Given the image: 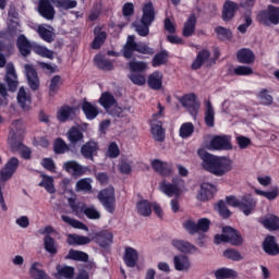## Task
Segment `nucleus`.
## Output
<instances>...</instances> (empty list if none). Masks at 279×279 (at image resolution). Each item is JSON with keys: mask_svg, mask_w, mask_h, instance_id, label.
<instances>
[{"mask_svg": "<svg viewBox=\"0 0 279 279\" xmlns=\"http://www.w3.org/2000/svg\"><path fill=\"white\" fill-rule=\"evenodd\" d=\"M202 168L216 178H223L232 170V161L228 157L213 155L204 149H198Z\"/></svg>", "mask_w": 279, "mask_h": 279, "instance_id": "nucleus-1", "label": "nucleus"}, {"mask_svg": "<svg viewBox=\"0 0 279 279\" xmlns=\"http://www.w3.org/2000/svg\"><path fill=\"white\" fill-rule=\"evenodd\" d=\"M156 21V11L154 10V3L147 2L143 7V14L140 20V23H134L135 32L138 36L145 38L149 36V27H151V23Z\"/></svg>", "mask_w": 279, "mask_h": 279, "instance_id": "nucleus-2", "label": "nucleus"}, {"mask_svg": "<svg viewBox=\"0 0 279 279\" xmlns=\"http://www.w3.org/2000/svg\"><path fill=\"white\" fill-rule=\"evenodd\" d=\"M158 112L153 114V120L150 121V132L154 141L157 143H162L165 141V129L162 128V121L158 120L159 117H165V107L162 104L157 105Z\"/></svg>", "mask_w": 279, "mask_h": 279, "instance_id": "nucleus-3", "label": "nucleus"}, {"mask_svg": "<svg viewBox=\"0 0 279 279\" xmlns=\"http://www.w3.org/2000/svg\"><path fill=\"white\" fill-rule=\"evenodd\" d=\"M257 21L260 25H265V27L279 25L278 7L269 4L266 10H263L257 14Z\"/></svg>", "mask_w": 279, "mask_h": 279, "instance_id": "nucleus-4", "label": "nucleus"}, {"mask_svg": "<svg viewBox=\"0 0 279 279\" xmlns=\"http://www.w3.org/2000/svg\"><path fill=\"white\" fill-rule=\"evenodd\" d=\"M97 197L105 210L110 215H114L117 210V197L114 196V192L110 189H104L98 193Z\"/></svg>", "mask_w": 279, "mask_h": 279, "instance_id": "nucleus-5", "label": "nucleus"}, {"mask_svg": "<svg viewBox=\"0 0 279 279\" xmlns=\"http://www.w3.org/2000/svg\"><path fill=\"white\" fill-rule=\"evenodd\" d=\"M180 101L183 108H186L191 117L196 119L197 114H199V108H202V104L197 99V95L195 93L185 94Z\"/></svg>", "mask_w": 279, "mask_h": 279, "instance_id": "nucleus-6", "label": "nucleus"}, {"mask_svg": "<svg viewBox=\"0 0 279 279\" xmlns=\"http://www.w3.org/2000/svg\"><path fill=\"white\" fill-rule=\"evenodd\" d=\"M20 165L21 162L19 161V158L11 157L0 171V184H4V182H9V180H12V177L19 170Z\"/></svg>", "mask_w": 279, "mask_h": 279, "instance_id": "nucleus-7", "label": "nucleus"}, {"mask_svg": "<svg viewBox=\"0 0 279 279\" xmlns=\"http://www.w3.org/2000/svg\"><path fill=\"white\" fill-rule=\"evenodd\" d=\"M209 149L214 151H230L232 142L228 135H215L209 142Z\"/></svg>", "mask_w": 279, "mask_h": 279, "instance_id": "nucleus-8", "label": "nucleus"}, {"mask_svg": "<svg viewBox=\"0 0 279 279\" xmlns=\"http://www.w3.org/2000/svg\"><path fill=\"white\" fill-rule=\"evenodd\" d=\"M63 171H66V173H73V175L77 178H82V175L90 173V168H88V166L80 165L76 160H69L63 163Z\"/></svg>", "mask_w": 279, "mask_h": 279, "instance_id": "nucleus-9", "label": "nucleus"}, {"mask_svg": "<svg viewBox=\"0 0 279 279\" xmlns=\"http://www.w3.org/2000/svg\"><path fill=\"white\" fill-rule=\"evenodd\" d=\"M258 204V201L252 196V194H245L242 196L240 201V206L238 207L245 217H250L256 210V206Z\"/></svg>", "mask_w": 279, "mask_h": 279, "instance_id": "nucleus-10", "label": "nucleus"}, {"mask_svg": "<svg viewBox=\"0 0 279 279\" xmlns=\"http://www.w3.org/2000/svg\"><path fill=\"white\" fill-rule=\"evenodd\" d=\"M77 108L74 106L63 105L57 111V120L59 123H66L73 121L76 117Z\"/></svg>", "mask_w": 279, "mask_h": 279, "instance_id": "nucleus-11", "label": "nucleus"}, {"mask_svg": "<svg viewBox=\"0 0 279 279\" xmlns=\"http://www.w3.org/2000/svg\"><path fill=\"white\" fill-rule=\"evenodd\" d=\"M150 165L154 172L159 173L162 178H169L173 173V167L167 161L154 159Z\"/></svg>", "mask_w": 279, "mask_h": 279, "instance_id": "nucleus-12", "label": "nucleus"}, {"mask_svg": "<svg viewBox=\"0 0 279 279\" xmlns=\"http://www.w3.org/2000/svg\"><path fill=\"white\" fill-rule=\"evenodd\" d=\"M223 234H227V242L234 247H239L243 245V235L239 232V230L232 227H223L222 228Z\"/></svg>", "mask_w": 279, "mask_h": 279, "instance_id": "nucleus-13", "label": "nucleus"}, {"mask_svg": "<svg viewBox=\"0 0 279 279\" xmlns=\"http://www.w3.org/2000/svg\"><path fill=\"white\" fill-rule=\"evenodd\" d=\"M38 12L43 19H46V21H53L56 17V9H53L51 0H39Z\"/></svg>", "mask_w": 279, "mask_h": 279, "instance_id": "nucleus-14", "label": "nucleus"}, {"mask_svg": "<svg viewBox=\"0 0 279 279\" xmlns=\"http://www.w3.org/2000/svg\"><path fill=\"white\" fill-rule=\"evenodd\" d=\"M99 151V144L95 141H88L81 147V154L85 160H92V162L95 161V156H97V153Z\"/></svg>", "mask_w": 279, "mask_h": 279, "instance_id": "nucleus-15", "label": "nucleus"}, {"mask_svg": "<svg viewBox=\"0 0 279 279\" xmlns=\"http://www.w3.org/2000/svg\"><path fill=\"white\" fill-rule=\"evenodd\" d=\"M262 248L268 256H278L279 245L276 241V236L267 235L262 243Z\"/></svg>", "mask_w": 279, "mask_h": 279, "instance_id": "nucleus-16", "label": "nucleus"}, {"mask_svg": "<svg viewBox=\"0 0 279 279\" xmlns=\"http://www.w3.org/2000/svg\"><path fill=\"white\" fill-rule=\"evenodd\" d=\"M257 222L260 223L269 232H276L279 229V218L274 214L257 218Z\"/></svg>", "mask_w": 279, "mask_h": 279, "instance_id": "nucleus-17", "label": "nucleus"}, {"mask_svg": "<svg viewBox=\"0 0 279 279\" xmlns=\"http://www.w3.org/2000/svg\"><path fill=\"white\" fill-rule=\"evenodd\" d=\"M16 47L23 58H27L32 53V50H34V45H32V41L24 34L17 36Z\"/></svg>", "mask_w": 279, "mask_h": 279, "instance_id": "nucleus-18", "label": "nucleus"}, {"mask_svg": "<svg viewBox=\"0 0 279 279\" xmlns=\"http://www.w3.org/2000/svg\"><path fill=\"white\" fill-rule=\"evenodd\" d=\"M197 27V15L195 13H191L186 21L184 22L182 28V36L184 38H191L195 34V29Z\"/></svg>", "mask_w": 279, "mask_h": 279, "instance_id": "nucleus-19", "label": "nucleus"}, {"mask_svg": "<svg viewBox=\"0 0 279 279\" xmlns=\"http://www.w3.org/2000/svg\"><path fill=\"white\" fill-rule=\"evenodd\" d=\"M173 183L167 182V180H162L159 184L160 190L167 197H180V186L175 184V179L172 180Z\"/></svg>", "mask_w": 279, "mask_h": 279, "instance_id": "nucleus-20", "label": "nucleus"}, {"mask_svg": "<svg viewBox=\"0 0 279 279\" xmlns=\"http://www.w3.org/2000/svg\"><path fill=\"white\" fill-rule=\"evenodd\" d=\"M26 77L28 82V86L33 90H38L40 88V78H38V72L33 65H25Z\"/></svg>", "mask_w": 279, "mask_h": 279, "instance_id": "nucleus-21", "label": "nucleus"}, {"mask_svg": "<svg viewBox=\"0 0 279 279\" xmlns=\"http://www.w3.org/2000/svg\"><path fill=\"white\" fill-rule=\"evenodd\" d=\"M217 193V187L210 183H203L201 185V191L197 195V199L199 202H208L209 199H213L215 197V194Z\"/></svg>", "mask_w": 279, "mask_h": 279, "instance_id": "nucleus-22", "label": "nucleus"}, {"mask_svg": "<svg viewBox=\"0 0 279 279\" xmlns=\"http://www.w3.org/2000/svg\"><path fill=\"white\" fill-rule=\"evenodd\" d=\"M163 75L160 71H154L147 77V86L150 90H162Z\"/></svg>", "mask_w": 279, "mask_h": 279, "instance_id": "nucleus-23", "label": "nucleus"}, {"mask_svg": "<svg viewBox=\"0 0 279 279\" xmlns=\"http://www.w3.org/2000/svg\"><path fill=\"white\" fill-rule=\"evenodd\" d=\"M236 60L240 64H254L256 56L250 48H241L236 52Z\"/></svg>", "mask_w": 279, "mask_h": 279, "instance_id": "nucleus-24", "label": "nucleus"}, {"mask_svg": "<svg viewBox=\"0 0 279 279\" xmlns=\"http://www.w3.org/2000/svg\"><path fill=\"white\" fill-rule=\"evenodd\" d=\"M123 260L126 267L134 268L138 263V251L132 246L125 247Z\"/></svg>", "mask_w": 279, "mask_h": 279, "instance_id": "nucleus-25", "label": "nucleus"}, {"mask_svg": "<svg viewBox=\"0 0 279 279\" xmlns=\"http://www.w3.org/2000/svg\"><path fill=\"white\" fill-rule=\"evenodd\" d=\"M175 271H189L191 269V259L189 256L180 254L173 257Z\"/></svg>", "mask_w": 279, "mask_h": 279, "instance_id": "nucleus-26", "label": "nucleus"}, {"mask_svg": "<svg viewBox=\"0 0 279 279\" xmlns=\"http://www.w3.org/2000/svg\"><path fill=\"white\" fill-rule=\"evenodd\" d=\"M114 235L110 231H100L96 234L95 241L99 245V247H110L112 245V241Z\"/></svg>", "mask_w": 279, "mask_h": 279, "instance_id": "nucleus-27", "label": "nucleus"}, {"mask_svg": "<svg viewBox=\"0 0 279 279\" xmlns=\"http://www.w3.org/2000/svg\"><path fill=\"white\" fill-rule=\"evenodd\" d=\"M238 10L239 4H236V2L227 0L222 8V21H232Z\"/></svg>", "mask_w": 279, "mask_h": 279, "instance_id": "nucleus-28", "label": "nucleus"}, {"mask_svg": "<svg viewBox=\"0 0 279 279\" xmlns=\"http://www.w3.org/2000/svg\"><path fill=\"white\" fill-rule=\"evenodd\" d=\"M210 60V50L208 49H202L198 51L195 60L192 63L193 71H197L198 69H202L206 62Z\"/></svg>", "mask_w": 279, "mask_h": 279, "instance_id": "nucleus-29", "label": "nucleus"}, {"mask_svg": "<svg viewBox=\"0 0 279 279\" xmlns=\"http://www.w3.org/2000/svg\"><path fill=\"white\" fill-rule=\"evenodd\" d=\"M82 111L84 112L88 121H93L99 117V109L97 106L90 104L88 100H84L82 104Z\"/></svg>", "mask_w": 279, "mask_h": 279, "instance_id": "nucleus-30", "label": "nucleus"}, {"mask_svg": "<svg viewBox=\"0 0 279 279\" xmlns=\"http://www.w3.org/2000/svg\"><path fill=\"white\" fill-rule=\"evenodd\" d=\"M17 104L22 110H29L32 106V95L27 94L25 87H20L17 92Z\"/></svg>", "mask_w": 279, "mask_h": 279, "instance_id": "nucleus-31", "label": "nucleus"}, {"mask_svg": "<svg viewBox=\"0 0 279 279\" xmlns=\"http://www.w3.org/2000/svg\"><path fill=\"white\" fill-rule=\"evenodd\" d=\"M99 104L106 112H110V108H114L117 106V98L110 92H105L101 94L99 98Z\"/></svg>", "mask_w": 279, "mask_h": 279, "instance_id": "nucleus-32", "label": "nucleus"}, {"mask_svg": "<svg viewBox=\"0 0 279 279\" xmlns=\"http://www.w3.org/2000/svg\"><path fill=\"white\" fill-rule=\"evenodd\" d=\"M204 121L207 128H215V107L210 100H205Z\"/></svg>", "mask_w": 279, "mask_h": 279, "instance_id": "nucleus-33", "label": "nucleus"}, {"mask_svg": "<svg viewBox=\"0 0 279 279\" xmlns=\"http://www.w3.org/2000/svg\"><path fill=\"white\" fill-rule=\"evenodd\" d=\"M171 243L175 250L182 252V254H193V252H197V247H195V245L184 240H172Z\"/></svg>", "mask_w": 279, "mask_h": 279, "instance_id": "nucleus-34", "label": "nucleus"}, {"mask_svg": "<svg viewBox=\"0 0 279 279\" xmlns=\"http://www.w3.org/2000/svg\"><path fill=\"white\" fill-rule=\"evenodd\" d=\"M16 80H17V76H16V70H14V66L8 68L7 74H5V82L11 93H14V90L19 88V81Z\"/></svg>", "mask_w": 279, "mask_h": 279, "instance_id": "nucleus-35", "label": "nucleus"}, {"mask_svg": "<svg viewBox=\"0 0 279 279\" xmlns=\"http://www.w3.org/2000/svg\"><path fill=\"white\" fill-rule=\"evenodd\" d=\"M38 267H43L39 262H35L31 265L28 274L33 279H50L49 275L44 269H39Z\"/></svg>", "mask_w": 279, "mask_h": 279, "instance_id": "nucleus-36", "label": "nucleus"}, {"mask_svg": "<svg viewBox=\"0 0 279 279\" xmlns=\"http://www.w3.org/2000/svg\"><path fill=\"white\" fill-rule=\"evenodd\" d=\"M95 65L100 71H113L114 64L112 61L105 59L101 54H96L94 58Z\"/></svg>", "mask_w": 279, "mask_h": 279, "instance_id": "nucleus-37", "label": "nucleus"}, {"mask_svg": "<svg viewBox=\"0 0 279 279\" xmlns=\"http://www.w3.org/2000/svg\"><path fill=\"white\" fill-rule=\"evenodd\" d=\"M66 260H77L78 263H88V253L71 248L65 256Z\"/></svg>", "mask_w": 279, "mask_h": 279, "instance_id": "nucleus-38", "label": "nucleus"}, {"mask_svg": "<svg viewBox=\"0 0 279 279\" xmlns=\"http://www.w3.org/2000/svg\"><path fill=\"white\" fill-rule=\"evenodd\" d=\"M167 62H169V51L161 50L154 56L151 60V66L156 69L158 66L167 64Z\"/></svg>", "mask_w": 279, "mask_h": 279, "instance_id": "nucleus-39", "label": "nucleus"}, {"mask_svg": "<svg viewBox=\"0 0 279 279\" xmlns=\"http://www.w3.org/2000/svg\"><path fill=\"white\" fill-rule=\"evenodd\" d=\"M214 276L216 279H234L236 278L238 274L236 270L232 268H218L214 271Z\"/></svg>", "mask_w": 279, "mask_h": 279, "instance_id": "nucleus-40", "label": "nucleus"}, {"mask_svg": "<svg viewBox=\"0 0 279 279\" xmlns=\"http://www.w3.org/2000/svg\"><path fill=\"white\" fill-rule=\"evenodd\" d=\"M9 145L11 147V151H19L23 144V135H16L14 132H9Z\"/></svg>", "mask_w": 279, "mask_h": 279, "instance_id": "nucleus-41", "label": "nucleus"}, {"mask_svg": "<svg viewBox=\"0 0 279 279\" xmlns=\"http://www.w3.org/2000/svg\"><path fill=\"white\" fill-rule=\"evenodd\" d=\"M90 238L86 235L69 234L66 239L68 245H88L90 243Z\"/></svg>", "mask_w": 279, "mask_h": 279, "instance_id": "nucleus-42", "label": "nucleus"}, {"mask_svg": "<svg viewBox=\"0 0 279 279\" xmlns=\"http://www.w3.org/2000/svg\"><path fill=\"white\" fill-rule=\"evenodd\" d=\"M44 247L48 254H51V256H56V254H58V242H56V239L51 235L44 236Z\"/></svg>", "mask_w": 279, "mask_h": 279, "instance_id": "nucleus-43", "label": "nucleus"}, {"mask_svg": "<svg viewBox=\"0 0 279 279\" xmlns=\"http://www.w3.org/2000/svg\"><path fill=\"white\" fill-rule=\"evenodd\" d=\"M61 219L62 221H64V223H68V226H71L75 230H84L85 232H88V226H86L84 222L75 218H71L66 215H62Z\"/></svg>", "mask_w": 279, "mask_h": 279, "instance_id": "nucleus-44", "label": "nucleus"}, {"mask_svg": "<svg viewBox=\"0 0 279 279\" xmlns=\"http://www.w3.org/2000/svg\"><path fill=\"white\" fill-rule=\"evenodd\" d=\"M153 205L147 199L138 201L136 204V210L141 215V217H149L151 215Z\"/></svg>", "mask_w": 279, "mask_h": 279, "instance_id": "nucleus-45", "label": "nucleus"}, {"mask_svg": "<svg viewBox=\"0 0 279 279\" xmlns=\"http://www.w3.org/2000/svg\"><path fill=\"white\" fill-rule=\"evenodd\" d=\"M68 138L72 145H77L84 141V133L77 126H72L68 132Z\"/></svg>", "mask_w": 279, "mask_h": 279, "instance_id": "nucleus-46", "label": "nucleus"}, {"mask_svg": "<svg viewBox=\"0 0 279 279\" xmlns=\"http://www.w3.org/2000/svg\"><path fill=\"white\" fill-rule=\"evenodd\" d=\"M254 70L246 65H238L233 69H229L230 75H238L239 77H246L247 75H252Z\"/></svg>", "mask_w": 279, "mask_h": 279, "instance_id": "nucleus-47", "label": "nucleus"}, {"mask_svg": "<svg viewBox=\"0 0 279 279\" xmlns=\"http://www.w3.org/2000/svg\"><path fill=\"white\" fill-rule=\"evenodd\" d=\"M61 86H62V77L60 75H54L50 80V85H49L50 97H56V95H58V93L60 92Z\"/></svg>", "mask_w": 279, "mask_h": 279, "instance_id": "nucleus-48", "label": "nucleus"}, {"mask_svg": "<svg viewBox=\"0 0 279 279\" xmlns=\"http://www.w3.org/2000/svg\"><path fill=\"white\" fill-rule=\"evenodd\" d=\"M37 34L45 43H53L56 40V34L45 26H38Z\"/></svg>", "mask_w": 279, "mask_h": 279, "instance_id": "nucleus-49", "label": "nucleus"}, {"mask_svg": "<svg viewBox=\"0 0 279 279\" xmlns=\"http://www.w3.org/2000/svg\"><path fill=\"white\" fill-rule=\"evenodd\" d=\"M41 182L39 183V186L45 189L47 193L53 194L56 193V186L53 185V177H49L47 174L41 175Z\"/></svg>", "mask_w": 279, "mask_h": 279, "instance_id": "nucleus-50", "label": "nucleus"}, {"mask_svg": "<svg viewBox=\"0 0 279 279\" xmlns=\"http://www.w3.org/2000/svg\"><path fill=\"white\" fill-rule=\"evenodd\" d=\"M53 151L57 155L66 154V151H71V148L66 145V142L61 137H58L53 142Z\"/></svg>", "mask_w": 279, "mask_h": 279, "instance_id": "nucleus-51", "label": "nucleus"}, {"mask_svg": "<svg viewBox=\"0 0 279 279\" xmlns=\"http://www.w3.org/2000/svg\"><path fill=\"white\" fill-rule=\"evenodd\" d=\"M33 51L41 58H48V60H53V51L45 46L34 45Z\"/></svg>", "mask_w": 279, "mask_h": 279, "instance_id": "nucleus-52", "label": "nucleus"}, {"mask_svg": "<svg viewBox=\"0 0 279 279\" xmlns=\"http://www.w3.org/2000/svg\"><path fill=\"white\" fill-rule=\"evenodd\" d=\"M222 256L228 258V260H233V263H239L243 260V255L236 248H227L223 251Z\"/></svg>", "mask_w": 279, "mask_h": 279, "instance_id": "nucleus-53", "label": "nucleus"}, {"mask_svg": "<svg viewBox=\"0 0 279 279\" xmlns=\"http://www.w3.org/2000/svg\"><path fill=\"white\" fill-rule=\"evenodd\" d=\"M129 69L131 73H145L147 71V63L145 61H130Z\"/></svg>", "mask_w": 279, "mask_h": 279, "instance_id": "nucleus-54", "label": "nucleus"}, {"mask_svg": "<svg viewBox=\"0 0 279 279\" xmlns=\"http://www.w3.org/2000/svg\"><path fill=\"white\" fill-rule=\"evenodd\" d=\"M257 98L259 99L262 106H271L274 104V96L269 94L267 89H260L257 94Z\"/></svg>", "mask_w": 279, "mask_h": 279, "instance_id": "nucleus-55", "label": "nucleus"}, {"mask_svg": "<svg viewBox=\"0 0 279 279\" xmlns=\"http://www.w3.org/2000/svg\"><path fill=\"white\" fill-rule=\"evenodd\" d=\"M195 132V126L191 122L183 123L179 130L181 138H189Z\"/></svg>", "mask_w": 279, "mask_h": 279, "instance_id": "nucleus-56", "label": "nucleus"}, {"mask_svg": "<svg viewBox=\"0 0 279 279\" xmlns=\"http://www.w3.org/2000/svg\"><path fill=\"white\" fill-rule=\"evenodd\" d=\"M216 210L222 219H230V217H232V211L228 209V206H226V202H223L222 199L217 203Z\"/></svg>", "mask_w": 279, "mask_h": 279, "instance_id": "nucleus-57", "label": "nucleus"}, {"mask_svg": "<svg viewBox=\"0 0 279 279\" xmlns=\"http://www.w3.org/2000/svg\"><path fill=\"white\" fill-rule=\"evenodd\" d=\"M57 271H58V276H60V278H68L71 279L73 278V276H75V268L71 267V266H57Z\"/></svg>", "mask_w": 279, "mask_h": 279, "instance_id": "nucleus-58", "label": "nucleus"}, {"mask_svg": "<svg viewBox=\"0 0 279 279\" xmlns=\"http://www.w3.org/2000/svg\"><path fill=\"white\" fill-rule=\"evenodd\" d=\"M256 195H260L262 197H265L266 199H269V202H274L279 195V189L274 187L271 191H262V190H255Z\"/></svg>", "mask_w": 279, "mask_h": 279, "instance_id": "nucleus-59", "label": "nucleus"}, {"mask_svg": "<svg viewBox=\"0 0 279 279\" xmlns=\"http://www.w3.org/2000/svg\"><path fill=\"white\" fill-rule=\"evenodd\" d=\"M128 77L132 82V84H135V86H145V84H147V78H145V74L131 73L128 75Z\"/></svg>", "mask_w": 279, "mask_h": 279, "instance_id": "nucleus-60", "label": "nucleus"}, {"mask_svg": "<svg viewBox=\"0 0 279 279\" xmlns=\"http://www.w3.org/2000/svg\"><path fill=\"white\" fill-rule=\"evenodd\" d=\"M215 32H216L219 40H230V38H232V31H230L223 26H217L215 28Z\"/></svg>", "mask_w": 279, "mask_h": 279, "instance_id": "nucleus-61", "label": "nucleus"}, {"mask_svg": "<svg viewBox=\"0 0 279 279\" xmlns=\"http://www.w3.org/2000/svg\"><path fill=\"white\" fill-rule=\"evenodd\" d=\"M107 37L108 34H106V32H100L98 35H96L92 43V49H101V45L106 43Z\"/></svg>", "mask_w": 279, "mask_h": 279, "instance_id": "nucleus-62", "label": "nucleus"}, {"mask_svg": "<svg viewBox=\"0 0 279 279\" xmlns=\"http://www.w3.org/2000/svg\"><path fill=\"white\" fill-rule=\"evenodd\" d=\"M137 49V43H126L123 47V56L126 60L132 59L134 51Z\"/></svg>", "mask_w": 279, "mask_h": 279, "instance_id": "nucleus-63", "label": "nucleus"}, {"mask_svg": "<svg viewBox=\"0 0 279 279\" xmlns=\"http://www.w3.org/2000/svg\"><path fill=\"white\" fill-rule=\"evenodd\" d=\"M93 180L90 178L81 179L76 182V191H93V185L90 184Z\"/></svg>", "mask_w": 279, "mask_h": 279, "instance_id": "nucleus-64", "label": "nucleus"}]
</instances>
